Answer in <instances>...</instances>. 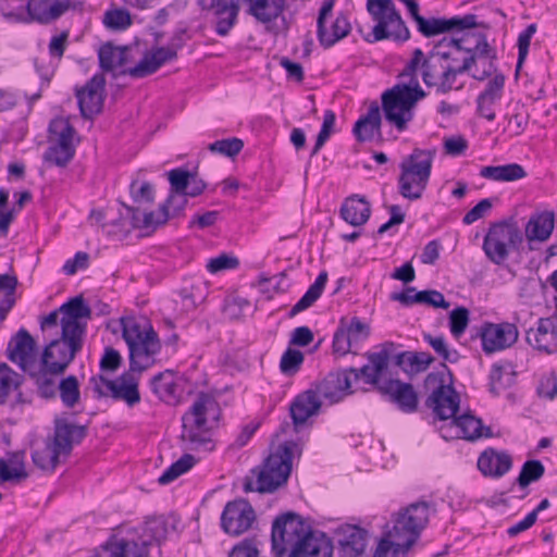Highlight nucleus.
<instances>
[{"instance_id":"28","label":"nucleus","mask_w":557,"mask_h":557,"mask_svg":"<svg viewBox=\"0 0 557 557\" xmlns=\"http://www.w3.org/2000/svg\"><path fill=\"white\" fill-rule=\"evenodd\" d=\"M512 467V458L507 451L487 448L478 458V469L484 476L502 478Z\"/></svg>"},{"instance_id":"17","label":"nucleus","mask_w":557,"mask_h":557,"mask_svg":"<svg viewBox=\"0 0 557 557\" xmlns=\"http://www.w3.org/2000/svg\"><path fill=\"white\" fill-rule=\"evenodd\" d=\"M482 341V349L491 355L511 347L519 337V332L513 323H492L485 322L479 332Z\"/></svg>"},{"instance_id":"24","label":"nucleus","mask_w":557,"mask_h":557,"mask_svg":"<svg viewBox=\"0 0 557 557\" xmlns=\"http://www.w3.org/2000/svg\"><path fill=\"white\" fill-rule=\"evenodd\" d=\"M87 435L86 425H77L65 419L54 421V435L50 444L60 456H69L75 444H79Z\"/></svg>"},{"instance_id":"46","label":"nucleus","mask_w":557,"mask_h":557,"mask_svg":"<svg viewBox=\"0 0 557 557\" xmlns=\"http://www.w3.org/2000/svg\"><path fill=\"white\" fill-rule=\"evenodd\" d=\"M62 404L66 408H74L81 400L79 382L75 375L62 379L57 387Z\"/></svg>"},{"instance_id":"12","label":"nucleus","mask_w":557,"mask_h":557,"mask_svg":"<svg viewBox=\"0 0 557 557\" xmlns=\"http://www.w3.org/2000/svg\"><path fill=\"white\" fill-rule=\"evenodd\" d=\"M219 405L214 397L199 393L190 409L183 416L182 438L190 443H205L206 440L197 431L206 430L209 416L216 418Z\"/></svg>"},{"instance_id":"61","label":"nucleus","mask_w":557,"mask_h":557,"mask_svg":"<svg viewBox=\"0 0 557 557\" xmlns=\"http://www.w3.org/2000/svg\"><path fill=\"white\" fill-rule=\"evenodd\" d=\"M239 265V261L236 257L227 256L222 253L215 258H211L207 263V270L210 273H218L224 270L236 269Z\"/></svg>"},{"instance_id":"3","label":"nucleus","mask_w":557,"mask_h":557,"mask_svg":"<svg viewBox=\"0 0 557 557\" xmlns=\"http://www.w3.org/2000/svg\"><path fill=\"white\" fill-rule=\"evenodd\" d=\"M431 512H435V505L425 500L400 510L393 530L381 539L373 557H404L429 523Z\"/></svg>"},{"instance_id":"54","label":"nucleus","mask_w":557,"mask_h":557,"mask_svg":"<svg viewBox=\"0 0 557 557\" xmlns=\"http://www.w3.org/2000/svg\"><path fill=\"white\" fill-rule=\"evenodd\" d=\"M304 359V354L300 350L288 348L281 358L280 369L284 374L293 375L298 372Z\"/></svg>"},{"instance_id":"55","label":"nucleus","mask_w":557,"mask_h":557,"mask_svg":"<svg viewBox=\"0 0 557 557\" xmlns=\"http://www.w3.org/2000/svg\"><path fill=\"white\" fill-rule=\"evenodd\" d=\"M469 323V310L465 307L454 309L449 314V329L454 337L459 338Z\"/></svg>"},{"instance_id":"33","label":"nucleus","mask_w":557,"mask_h":557,"mask_svg":"<svg viewBox=\"0 0 557 557\" xmlns=\"http://www.w3.org/2000/svg\"><path fill=\"white\" fill-rule=\"evenodd\" d=\"M367 546V531L356 527L347 525L343 539L338 541V557H362Z\"/></svg>"},{"instance_id":"64","label":"nucleus","mask_w":557,"mask_h":557,"mask_svg":"<svg viewBox=\"0 0 557 557\" xmlns=\"http://www.w3.org/2000/svg\"><path fill=\"white\" fill-rule=\"evenodd\" d=\"M228 557H259V549L255 539H245L236 544Z\"/></svg>"},{"instance_id":"37","label":"nucleus","mask_w":557,"mask_h":557,"mask_svg":"<svg viewBox=\"0 0 557 557\" xmlns=\"http://www.w3.org/2000/svg\"><path fill=\"white\" fill-rule=\"evenodd\" d=\"M152 392L158 398L168 404H177L181 393L172 371L166 370L154 375L150 381Z\"/></svg>"},{"instance_id":"22","label":"nucleus","mask_w":557,"mask_h":557,"mask_svg":"<svg viewBox=\"0 0 557 557\" xmlns=\"http://www.w3.org/2000/svg\"><path fill=\"white\" fill-rule=\"evenodd\" d=\"M418 30L425 37H433L451 30H463L476 26V15L466 14L463 16L431 17L425 18L422 15L416 21Z\"/></svg>"},{"instance_id":"62","label":"nucleus","mask_w":557,"mask_h":557,"mask_svg":"<svg viewBox=\"0 0 557 557\" xmlns=\"http://www.w3.org/2000/svg\"><path fill=\"white\" fill-rule=\"evenodd\" d=\"M493 202L490 198L482 199L471 210H469L462 218L466 225H470L478 220L484 218L492 209Z\"/></svg>"},{"instance_id":"30","label":"nucleus","mask_w":557,"mask_h":557,"mask_svg":"<svg viewBox=\"0 0 557 557\" xmlns=\"http://www.w3.org/2000/svg\"><path fill=\"white\" fill-rule=\"evenodd\" d=\"M240 1L211 0L210 10L215 17V33L226 36L237 22Z\"/></svg>"},{"instance_id":"51","label":"nucleus","mask_w":557,"mask_h":557,"mask_svg":"<svg viewBox=\"0 0 557 557\" xmlns=\"http://www.w3.org/2000/svg\"><path fill=\"white\" fill-rule=\"evenodd\" d=\"M103 24L112 30H125L132 25V18L128 11L124 9H113L104 13Z\"/></svg>"},{"instance_id":"34","label":"nucleus","mask_w":557,"mask_h":557,"mask_svg":"<svg viewBox=\"0 0 557 557\" xmlns=\"http://www.w3.org/2000/svg\"><path fill=\"white\" fill-rule=\"evenodd\" d=\"M321 407V400L313 389L299 394L290 405V417L295 426L301 425L317 414Z\"/></svg>"},{"instance_id":"49","label":"nucleus","mask_w":557,"mask_h":557,"mask_svg":"<svg viewBox=\"0 0 557 557\" xmlns=\"http://www.w3.org/2000/svg\"><path fill=\"white\" fill-rule=\"evenodd\" d=\"M545 473V467L540 460L532 459L523 463L517 478V483L524 488L531 483L539 481Z\"/></svg>"},{"instance_id":"13","label":"nucleus","mask_w":557,"mask_h":557,"mask_svg":"<svg viewBox=\"0 0 557 557\" xmlns=\"http://www.w3.org/2000/svg\"><path fill=\"white\" fill-rule=\"evenodd\" d=\"M84 337L61 330V337L51 341L44 349L40 358L42 364L52 372H65L77 352L83 348Z\"/></svg>"},{"instance_id":"57","label":"nucleus","mask_w":557,"mask_h":557,"mask_svg":"<svg viewBox=\"0 0 557 557\" xmlns=\"http://www.w3.org/2000/svg\"><path fill=\"white\" fill-rule=\"evenodd\" d=\"M536 32V24H530L527 26L524 30H522L518 36V62H517V72L522 66L523 62L527 59L531 39Z\"/></svg>"},{"instance_id":"5","label":"nucleus","mask_w":557,"mask_h":557,"mask_svg":"<svg viewBox=\"0 0 557 557\" xmlns=\"http://www.w3.org/2000/svg\"><path fill=\"white\" fill-rule=\"evenodd\" d=\"M122 337L129 351V369L143 373L156 362L161 349L158 334L149 326H143L134 319H121Z\"/></svg>"},{"instance_id":"7","label":"nucleus","mask_w":557,"mask_h":557,"mask_svg":"<svg viewBox=\"0 0 557 557\" xmlns=\"http://www.w3.org/2000/svg\"><path fill=\"white\" fill-rule=\"evenodd\" d=\"M523 243V234L512 219L492 223L484 236L482 249L486 258L496 265H503L511 251Z\"/></svg>"},{"instance_id":"42","label":"nucleus","mask_w":557,"mask_h":557,"mask_svg":"<svg viewBox=\"0 0 557 557\" xmlns=\"http://www.w3.org/2000/svg\"><path fill=\"white\" fill-rule=\"evenodd\" d=\"M327 282V273L322 271L314 283L311 284L305 295L292 307L288 317L294 318L301 311L311 307L322 295Z\"/></svg>"},{"instance_id":"20","label":"nucleus","mask_w":557,"mask_h":557,"mask_svg":"<svg viewBox=\"0 0 557 557\" xmlns=\"http://www.w3.org/2000/svg\"><path fill=\"white\" fill-rule=\"evenodd\" d=\"M83 0H28L27 12L32 20L50 24L66 12L83 5Z\"/></svg>"},{"instance_id":"59","label":"nucleus","mask_w":557,"mask_h":557,"mask_svg":"<svg viewBox=\"0 0 557 557\" xmlns=\"http://www.w3.org/2000/svg\"><path fill=\"white\" fill-rule=\"evenodd\" d=\"M188 196V194L170 191L168 199L161 205V208L170 212V218L180 216L187 206Z\"/></svg>"},{"instance_id":"53","label":"nucleus","mask_w":557,"mask_h":557,"mask_svg":"<svg viewBox=\"0 0 557 557\" xmlns=\"http://www.w3.org/2000/svg\"><path fill=\"white\" fill-rule=\"evenodd\" d=\"M335 120H336V115L332 110H326L324 112L323 123H322L321 129L317 136V140L313 146V149L311 151V157L315 156L321 150V148L324 146V144L327 141V139L330 138L331 134L334 131Z\"/></svg>"},{"instance_id":"25","label":"nucleus","mask_w":557,"mask_h":557,"mask_svg":"<svg viewBox=\"0 0 557 557\" xmlns=\"http://www.w3.org/2000/svg\"><path fill=\"white\" fill-rule=\"evenodd\" d=\"M177 51L170 47H158L147 52L139 63L133 67L122 70L120 74L143 78L156 73L163 64L175 60Z\"/></svg>"},{"instance_id":"58","label":"nucleus","mask_w":557,"mask_h":557,"mask_svg":"<svg viewBox=\"0 0 557 557\" xmlns=\"http://www.w3.org/2000/svg\"><path fill=\"white\" fill-rule=\"evenodd\" d=\"M7 463L14 481H22L28 476L25 469V451L18 450L11 453Z\"/></svg>"},{"instance_id":"35","label":"nucleus","mask_w":557,"mask_h":557,"mask_svg":"<svg viewBox=\"0 0 557 557\" xmlns=\"http://www.w3.org/2000/svg\"><path fill=\"white\" fill-rule=\"evenodd\" d=\"M26 373L33 380L37 393L41 398L52 399L57 396V376L63 374V372H52L48 366L39 362L34 366L30 370H27Z\"/></svg>"},{"instance_id":"47","label":"nucleus","mask_w":557,"mask_h":557,"mask_svg":"<svg viewBox=\"0 0 557 557\" xmlns=\"http://www.w3.org/2000/svg\"><path fill=\"white\" fill-rule=\"evenodd\" d=\"M60 455L48 441L41 449H36L32 454L33 462L44 471L52 472L59 463Z\"/></svg>"},{"instance_id":"10","label":"nucleus","mask_w":557,"mask_h":557,"mask_svg":"<svg viewBox=\"0 0 557 557\" xmlns=\"http://www.w3.org/2000/svg\"><path fill=\"white\" fill-rule=\"evenodd\" d=\"M50 146L44 154L46 162L64 168L75 156L74 135L75 128L64 119H55L50 122Z\"/></svg>"},{"instance_id":"29","label":"nucleus","mask_w":557,"mask_h":557,"mask_svg":"<svg viewBox=\"0 0 557 557\" xmlns=\"http://www.w3.org/2000/svg\"><path fill=\"white\" fill-rule=\"evenodd\" d=\"M170 191L188 194L189 197H197L203 193L207 184L198 177L196 172L183 168H176L168 172Z\"/></svg>"},{"instance_id":"63","label":"nucleus","mask_w":557,"mask_h":557,"mask_svg":"<svg viewBox=\"0 0 557 557\" xmlns=\"http://www.w3.org/2000/svg\"><path fill=\"white\" fill-rule=\"evenodd\" d=\"M122 364L120 352L112 348L106 347L103 356L100 360V369L103 372H115Z\"/></svg>"},{"instance_id":"31","label":"nucleus","mask_w":557,"mask_h":557,"mask_svg":"<svg viewBox=\"0 0 557 557\" xmlns=\"http://www.w3.org/2000/svg\"><path fill=\"white\" fill-rule=\"evenodd\" d=\"M382 114L376 102L371 103L366 115H362L356 123L352 133L360 143L372 141L382 138Z\"/></svg>"},{"instance_id":"1","label":"nucleus","mask_w":557,"mask_h":557,"mask_svg":"<svg viewBox=\"0 0 557 557\" xmlns=\"http://www.w3.org/2000/svg\"><path fill=\"white\" fill-rule=\"evenodd\" d=\"M461 50L460 40L455 38H444L428 53L420 48L414 49L411 59L399 74L400 77H409V82L396 84L381 96L385 121L399 133L408 129V124L414 117L418 101L426 97L417 73H420L428 87H435L437 94L445 95L451 91L457 76L469 72L475 61L474 57H467L461 65H456L454 51Z\"/></svg>"},{"instance_id":"44","label":"nucleus","mask_w":557,"mask_h":557,"mask_svg":"<svg viewBox=\"0 0 557 557\" xmlns=\"http://www.w3.org/2000/svg\"><path fill=\"white\" fill-rule=\"evenodd\" d=\"M434 361V357L425 351H404L396 356V363L400 367L408 366L409 371L423 372Z\"/></svg>"},{"instance_id":"11","label":"nucleus","mask_w":557,"mask_h":557,"mask_svg":"<svg viewBox=\"0 0 557 557\" xmlns=\"http://www.w3.org/2000/svg\"><path fill=\"white\" fill-rule=\"evenodd\" d=\"M134 371H125L115 380L104 377L102 374L92 376L90 383L94 393L97 397H112L115 400H123L129 407L137 405L140 401V394L138 391V379L135 376Z\"/></svg>"},{"instance_id":"27","label":"nucleus","mask_w":557,"mask_h":557,"mask_svg":"<svg viewBox=\"0 0 557 557\" xmlns=\"http://www.w3.org/2000/svg\"><path fill=\"white\" fill-rule=\"evenodd\" d=\"M505 76L496 74L487 83L484 90L476 98V112L487 121H494L496 117L494 106L504 94Z\"/></svg>"},{"instance_id":"2","label":"nucleus","mask_w":557,"mask_h":557,"mask_svg":"<svg viewBox=\"0 0 557 557\" xmlns=\"http://www.w3.org/2000/svg\"><path fill=\"white\" fill-rule=\"evenodd\" d=\"M272 552L282 557L290 548L288 557H333V544L325 533L312 530L297 513L285 512L272 524Z\"/></svg>"},{"instance_id":"41","label":"nucleus","mask_w":557,"mask_h":557,"mask_svg":"<svg viewBox=\"0 0 557 557\" xmlns=\"http://www.w3.org/2000/svg\"><path fill=\"white\" fill-rule=\"evenodd\" d=\"M480 175L486 180L496 182H513L527 176L525 170L518 163H509L505 165L483 166Z\"/></svg>"},{"instance_id":"56","label":"nucleus","mask_w":557,"mask_h":557,"mask_svg":"<svg viewBox=\"0 0 557 557\" xmlns=\"http://www.w3.org/2000/svg\"><path fill=\"white\" fill-rule=\"evenodd\" d=\"M9 190L0 189V234L7 236L11 223L15 219V209H8Z\"/></svg>"},{"instance_id":"6","label":"nucleus","mask_w":557,"mask_h":557,"mask_svg":"<svg viewBox=\"0 0 557 557\" xmlns=\"http://www.w3.org/2000/svg\"><path fill=\"white\" fill-rule=\"evenodd\" d=\"M435 149L414 148L399 163L400 174L397 180L398 193L410 201L422 198L432 172Z\"/></svg>"},{"instance_id":"18","label":"nucleus","mask_w":557,"mask_h":557,"mask_svg":"<svg viewBox=\"0 0 557 557\" xmlns=\"http://www.w3.org/2000/svg\"><path fill=\"white\" fill-rule=\"evenodd\" d=\"M256 519L252 506L245 499L228 502L221 515V527L230 535L238 536L251 528Z\"/></svg>"},{"instance_id":"45","label":"nucleus","mask_w":557,"mask_h":557,"mask_svg":"<svg viewBox=\"0 0 557 557\" xmlns=\"http://www.w3.org/2000/svg\"><path fill=\"white\" fill-rule=\"evenodd\" d=\"M22 383L23 376L2 362L0 364V404L3 405L11 392L17 391Z\"/></svg>"},{"instance_id":"36","label":"nucleus","mask_w":557,"mask_h":557,"mask_svg":"<svg viewBox=\"0 0 557 557\" xmlns=\"http://www.w3.org/2000/svg\"><path fill=\"white\" fill-rule=\"evenodd\" d=\"M370 214V202L357 195L347 198L341 208V216L352 226H361L367 223Z\"/></svg>"},{"instance_id":"26","label":"nucleus","mask_w":557,"mask_h":557,"mask_svg":"<svg viewBox=\"0 0 557 557\" xmlns=\"http://www.w3.org/2000/svg\"><path fill=\"white\" fill-rule=\"evenodd\" d=\"M527 342L534 349L553 354L557 350V318H541L535 329L527 331Z\"/></svg>"},{"instance_id":"50","label":"nucleus","mask_w":557,"mask_h":557,"mask_svg":"<svg viewBox=\"0 0 557 557\" xmlns=\"http://www.w3.org/2000/svg\"><path fill=\"white\" fill-rule=\"evenodd\" d=\"M423 339L444 361L456 363L459 360V352L455 349H449L443 336L434 337L431 334H424Z\"/></svg>"},{"instance_id":"48","label":"nucleus","mask_w":557,"mask_h":557,"mask_svg":"<svg viewBox=\"0 0 557 557\" xmlns=\"http://www.w3.org/2000/svg\"><path fill=\"white\" fill-rule=\"evenodd\" d=\"M196 459L190 454L183 455L177 461L173 462L158 479L161 485H165L187 472L195 465Z\"/></svg>"},{"instance_id":"40","label":"nucleus","mask_w":557,"mask_h":557,"mask_svg":"<svg viewBox=\"0 0 557 557\" xmlns=\"http://www.w3.org/2000/svg\"><path fill=\"white\" fill-rule=\"evenodd\" d=\"M131 219V226L134 228H156L166 223L170 212L161 207L157 211L141 213L138 208L126 206L122 202Z\"/></svg>"},{"instance_id":"32","label":"nucleus","mask_w":557,"mask_h":557,"mask_svg":"<svg viewBox=\"0 0 557 557\" xmlns=\"http://www.w3.org/2000/svg\"><path fill=\"white\" fill-rule=\"evenodd\" d=\"M451 425L457 429L456 436L473 442L479 438L492 437L493 433L490 426H484L481 419L471 414L470 412H466L461 416H456L453 418Z\"/></svg>"},{"instance_id":"9","label":"nucleus","mask_w":557,"mask_h":557,"mask_svg":"<svg viewBox=\"0 0 557 557\" xmlns=\"http://www.w3.org/2000/svg\"><path fill=\"white\" fill-rule=\"evenodd\" d=\"M295 446L294 442L284 443L277 447L276 451L269 455L257 478L258 492L271 493L286 483L292 471Z\"/></svg>"},{"instance_id":"14","label":"nucleus","mask_w":557,"mask_h":557,"mask_svg":"<svg viewBox=\"0 0 557 557\" xmlns=\"http://www.w3.org/2000/svg\"><path fill=\"white\" fill-rule=\"evenodd\" d=\"M438 386L432 392L425 401L426 407L441 420H448L456 417L459 410L460 398L451 384H446L443 373H430L425 377V385Z\"/></svg>"},{"instance_id":"60","label":"nucleus","mask_w":557,"mask_h":557,"mask_svg":"<svg viewBox=\"0 0 557 557\" xmlns=\"http://www.w3.org/2000/svg\"><path fill=\"white\" fill-rule=\"evenodd\" d=\"M132 198L135 202L141 203L147 202L151 203L154 199V189L153 186L148 182L138 183V181H133L129 186Z\"/></svg>"},{"instance_id":"8","label":"nucleus","mask_w":557,"mask_h":557,"mask_svg":"<svg viewBox=\"0 0 557 557\" xmlns=\"http://www.w3.org/2000/svg\"><path fill=\"white\" fill-rule=\"evenodd\" d=\"M367 10L373 21L376 22L372 34L364 38L368 42L384 39H393L395 41H406L409 39V29L400 14L396 11L392 0H367Z\"/></svg>"},{"instance_id":"38","label":"nucleus","mask_w":557,"mask_h":557,"mask_svg":"<svg viewBox=\"0 0 557 557\" xmlns=\"http://www.w3.org/2000/svg\"><path fill=\"white\" fill-rule=\"evenodd\" d=\"M128 53L127 46H114L112 42H106L98 50L99 65L104 72H113L128 62Z\"/></svg>"},{"instance_id":"16","label":"nucleus","mask_w":557,"mask_h":557,"mask_svg":"<svg viewBox=\"0 0 557 557\" xmlns=\"http://www.w3.org/2000/svg\"><path fill=\"white\" fill-rule=\"evenodd\" d=\"M333 7L334 0H325L319 11L317 21L318 40L324 48H331L337 41L345 38L350 32V23L344 14L337 15L336 18L327 25V21L332 16Z\"/></svg>"},{"instance_id":"4","label":"nucleus","mask_w":557,"mask_h":557,"mask_svg":"<svg viewBox=\"0 0 557 557\" xmlns=\"http://www.w3.org/2000/svg\"><path fill=\"white\" fill-rule=\"evenodd\" d=\"M394 344L385 343L379 351L367 355L368 363L360 368L363 382L374 386L382 395L397 404L400 410L413 412L418 408V395L410 383L387 377L391 349Z\"/></svg>"},{"instance_id":"52","label":"nucleus","mask_w":557,"mask_h":557,"mask_svg":"<svg viewBox=\"0 0 557 557\" xmlns=\"http://www.w3.org/2000/svg\"><path fill=\"white\" fill-rule=\"evenodd\" d=\"M244 148V141L237 137L215 140L209 145V150L230 158L237 156Z\"/></svg>"},{"instance_id":"15","label":"nucleus","mask_w":557,"mask_h":557,"mask_svg":"<svg viewBox=\"0 0 557 557\" xmlns=\"http://www.w3.org/2000/svg\"><path fill=\"white\" fill-rule=\"evenodd\" d=\"M362 377L360 369L348 368L330 372L321 382L315 385L313 392L317 396L329 400L331 404L341 401L345 396L351 394L352 381L357 382Z\"/></svg>"},{"instance_id":"19","label":"nucleus","mask_w":557,"mask_h":557,"mask_svg":"<svg viewBox=\"0 0 557 557\" xmlns=\"http://www.w3.org/2000/svg\"><path fill=\"white\" fill-rule=\"evenodd\" d=\"M106 78L103 74H95L82 88L76 89V98L81 114L92 120L103 108Z\"/></svg>"},{"instance_id":"43","label":"nucleus","mask_w":557,"mask_h":557,"mask_svg":"<svg viewBox=\"0 0 557 557\" xmlns=\"http://www.w3.org/2000/svg\"><path fill=\"white\" fill-rule=\"evenodd\" d=\"M17 277L11 274H0V314H9L16 302L15 293Z\"/></svg>"},{"instance_id":"21","label":"nucleus","mask_w":557,"mask_h":557,"mask_svg":"<svg viewBox=\"0 0 557 557\" xmlns=\"http://www.w3.org/2000/svg\"><path fill=\"white\" fill-rule=\"evenodd\" d=\"M7 357L24 372L37 364L36 342L27 330L22 327L11 337L7 347Z\"/></svg>"},{"instance_id":"23","label":"nucleus","mask_w":557,"mask_h":557,"mask_svg":"<svg viewBox=\"0 0 557 557\" xmlns=\"http://www.w3.org/2000/svg\"><path fill=\"white\" fill-rule=\"evenodd\" d=\"M59 311H61V330H63L65 334L71 333L84 337L86 323L81 320L91 317V309L85 302L84 298L82 296L71 298L59 307Z\"/></svg>"},{"instance_id":"39","label":"nucleus","mask_w":557,"mask_h":557,"mask_svg":"<svg viewBox=\"0 0 557 557\" xmlns=\"http://www.w3.org/2000/svg\"><path fill=\"white\" fill-rule=\"evenodd\" d=\"M555 226V213L543 211L532 215L525 225V236L529 240L544 242L548 239Z\"/></svg>"}]
</instances>
